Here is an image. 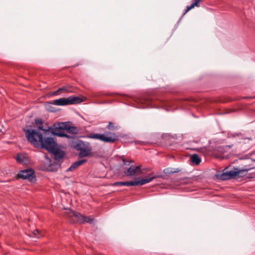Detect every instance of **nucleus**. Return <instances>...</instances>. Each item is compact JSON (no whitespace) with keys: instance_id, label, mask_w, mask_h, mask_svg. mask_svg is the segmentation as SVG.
Returning a JSON list of instances; mask_svg holds the SVG:
<instances>
[{"instance_id":"nucleus-13","label":"nucleus","mask_w":255,"mask_h":255,"mask_svg":"<svg viewBox=\"0 0 255 255\" xmlns=\"http://www.w3.org/2000/svg\"><path fill=\"white\" fill-rule=\"evenodd\" d=\"M51 105H55L58 106L64 105V98H60L59 99L53 100L50 102L47 103V109L50 112H54V111L49 108Z\"/></svg>"},{"instance_id":"nucleus-20","label":"nucleus","mask_w":255,"mask_h":255,"mask_svg":"<svg viewBox=\"0 0 255 255\" xmlns=\"http://www.w3.org/2000/svg\"><path fill=\"white\" fill-rule=\"evenodd\" d=\"M107 128L110 130H115L118 128V126H115L113 122H110Z\"/></svg>"},{"instance_id":"nucleus-12","label":"nucleus","mask_w":255,"mask_h":255,"mask_svg":"<svg viewBox=\"0 0 255 255\" xmlns=\"http://www.w3.org/2000/svg\"><path fill=\"white\" fill-rule=\"evenodd\" d=\"M87 162V160L86 159H82L75 162H73L71 165L68 168L66 171H72L77 169L81 165L86 163Z\"/></svg>"},{"instance_id":"nucleus-16","label":"nucleus","mask_w":255,"mask_h":255,"mask_svg":"<svg viewBox=\"0 0 255 255\" xmlns=\"http://www.w3.org/2000/svg\"><path fill=\"white\" fill-rule=\"evenodd\" d=\"M15 158L16 161L19 163H22L27 161L26 155L23 153L17 154Z\"/></svg>"},{"instance_id":"nucleus-9","label":"nucleus","mask_w":255,"mask_h":255,"mask_svg":"<svg viewBox=\"0 0 255 255\" xmlns=\"http://www.w3.org/2000/svg\"><path fill=\"white\" fill-rule=\"evenodd\" d=\"M123 173L127 176H132L136 174L138 175L141 173V166L130 165L125 169Z\"/></svg>"},{"instance_id":"nucleus-29","label":"nucleus","mask_w":255,"mask_h":255,"mask_svg":"<svg viewBox=\"0 0 255 255\" xmlns=\"http://www.w3.org/2000/svg\"><path fill=\"white\" fill-rule=\"evenodd\" d=\"M135 143H138L140 144H144V142L143 141H135Z\"/></svg>"},{"instance_id":"nucleus-10","label":"nucleus","mask_w":255,"mask_h":255,"mask_svg":"<svg viewBox=\"0 0 255 255\" xmlns=\"http://www.w3.org/2000/svg\"><path fill=\"white\" fill-rule=\"evenodd\" d=\"M83 101L82 98L75 96H71L65 98V105L80 104Z\"/></svg>"},{"instance_id":"nucleus-15","label":"nucleus","mask_w":255,"mask_h":255,"mask_svg":"<svg viewBox=\"0 0 255 255\" xmlns=\"http://www.w3.org/2000/svg\"><path fill=\"white\" fill-rule=\"evenodd\" d=\"M234 169L236 170V179L244 177L248 173V169H238V168H234Z\"/></svg>"},{"instance_id":"nucleus-26","label":"nucleus","mask_w":255,"mask_h":255,"mask_svg":"<svg viewBox=\"0 0 255 255\" xmlns=\"http://www.w3.org/2000/svg\"><path fill=\"white\" fill-rule=\"evenodd\" d=\"M242 169H248V172L253 169V167H251L250 166L246 165Z\"/></svg>"},{"instance_id":"nucleus-18","label":"nucleus","mask_w":255,"mask_h":255,"mask_svg":"<svg viewBox=\"0 0 255 255\" xmlns=\"http://www.w3.org/2000/svg\"><path fill=\"white\" fill-rule=\"evenodd\" d=\"M191 161L195 165H199L201 161L200 158L197 154H194L191 156Z\"/></svg>"},{"instance_id":"nucleus-11","label":"nucleus","mask_w":255,"mask_h":255,"mask_svg":"<svg viewBox=\"0 0 255 255\" xmlns=\"http://www.w3.org/2000/svg\"><path fill=\"white\" fill-rule=\"evenodd\" d=\"M65 131L69 133L76 134L78 133L79 129L77 127L73 126L71 122H65Z\"/></svg>"},{"instance_id":"nucleus-6","label":"nucleus","mask_w":255,"mask_h":255,"mask_svg":"<svg viewBox=\"0 0 255 255\" xmlns=\"http://www.w3.org/2000/svg\"><path fill=\"white\" fill-rule=\"evenodd\" d=\"M225 170L222 173H219L216 175L218 179L223 181L236 179L235 169L225 171Z\"/></svg>"},{"instance_id":"nucleus-8","label":"nucleus","mask_w":255,"mask_h":255,"mask_svg":"<svg viewBox=\"0 0 255 255\" xmlns=\"http://www.w3.org/2000/svg\"><path fill=\"white\" fill-rule=\"evenodd\" d=\"M17 177L19 178L32 181L33 179L34 178V172L31 169L21 170L18 173Z\"/></svg>"},{"instance_id":"nucleus-2","label":"nucleus","mask_w":255,"mask_h":255,"mask_svg":"<svg viewBox=\"0 0 255 255\" xmlns=\"http://www.w3.org/2000/svg\"><path fill=\"white\" fill-rule=\"evenodd\" d=\"M68 144L72 149L80 151L77 154L80 158L88 157L92 153V147L89 142L72 138L69 141Z\"/></svg>"},{"instance_id":"nucleus-22","label":"nucleus","mask_w":255,"mask_h":255,"mask_svg":"<svg viewBox=\"0 0 255 255\" xmlns=\"http://www.w3.org/2000/svg\"><path fill=\"white\" fill-rule=\"evenodd\" d=\"M72 88L71 87H70V86L69 87L68 85H67V86L65 85V88H64L65 92H66V91L72 92Z\"/></svg>"},{"instance_id":"nucleus-24","label":"nucleus","mask_w":255,"mask_h":255,"mask_svg":"<svg viewBox=\"0 0 255 255\" xmlns=\"http://www.w3.org/2000/svg\"><path fill=\"white\" fill-rule=\"evenodd\" d=\"M37 129L38 130H42V131H47V130L44 129L43 128V127L42 125H39V126H38Z\"/></svg>"},{"instance_id":"nucleus-19","label":"nucleus","mask_w":255,"mask_h":255,"mask_svg":"<svg viewBox=\"0 0 255 255\" xmlns=\"http://www.w3.org/2000/svg\"><path fill=\"white\" fill-rule=\"evenodd\" d=\"M142 102L145 105L144 108H153L155 107L152 100L149 99H143Z\"/></svg>"},{"instance_id":"nucleus-31","label":"nucleus","mask_w":255,"mask_h":255,"mask_svg":"<svg viewBox=\"0 0 255 255\" xmlns=\"http://www.w3.org/2000/svg\"><path fill=\"white\" fill-rule=\"evenodd\" d=\"M66 213H68V212H65V213H64L65 216L66 215Z\"/></svg>"},{"instance_id":"nucleus-21","label":"nucleus","mask_w":255,"mask_h":255,"mask_svg":"<svg viewBox=\"0 0 255 255\" xmlns=\"http://www.w3.org/2000/svg\"><path fill=\"white\" fill-rule=\"evenodd\" d=\"M32 237L39 238L40 237V231L38 230H35L30 235Z\"/></svg>"},{"instance_id":"nucleus-17","label":"nucleus","mask_w":255,"mask_h":255,"mask_svg":"<svg viewBox=\"0 0 255 255\" xmlns=\"http://www.w3.org/2000/svg\"><path fill=\"white\" fill-rule=\"evenodd\" d=\"M181 170L179 168H167L163 170V173L166 175H168L174 173H178Z\"/></svg>"},{"instance_id":"nucleus-5","label":"nucleus","mask_w":255,"mask_h":255,"mask_svg":"<svg viewBox=\"0 0 255 255\" xmlns=\"http://www.w3.org/2000/svg\"><path fill=\"white\" fill-rule=\"evenodd\" d=\"M68 214L73 223L81 224L85 223H92L93 221V219L89 216H84L74 211L70 210V213Z\"/></svg>"},{"instance_id":"nucleus-4","label":"nucleus","mask_w":255,"mask_h":255,"mask_svg":"<svg viewBox=\"0 0 255 255\" xmlns=\"http://www.w3.org/2000/svg\"><path fill=\"white\" fill-rule=\"evenodd\" d=\"M162 176H152L151 174L148 175V177L145 178L139 179V178H135L134 181H124V182H116L114 183V186H139L143 185L145 184L149 183L153 179L157 177H162Z\"/></svg>"},{"instance_id":"nucleus-30","label":"nucleus","mask_w":255,"mask_h":255,"mask_svg":"<svg viewBox=\"0 0 255 255\" xmlns=\"http://www.w3.org/2000/svg\"><path fill=\"white\" fill-rule=\"evenodd\" d=\"M65 137H66V138H69L70 136L68 135V134L65 133Z\"/></svg>"},{"instance_id":"nucleus-25","label":"nucleus","mask_w":255,"mask_h":255,"mask_svg":"<svg viewBox=\"0 0 255 255\" xmlns=\"http://www.w3.org/2000/svg\"><path fill=\"white\" fill-rule=\"evenodd\" d=\"M123 161L124 163V164L125 165H129V163L131 162L130 161H127L126 160L123 159Z\"/></svg>"},{"instance_id":"nucleus-3","label":"nucleus","mask_w":255,"mask_h":255,"mask_svg":"<svg viewBox=\"0 0 255 255\" xmlns=\"http://www.w3.org/2000/svg\"><path fill=\"white\" fill-rule=\"evenodd\" d=\"M84 137L97 139L106 143H115L119 139V135L111 131H107L103 134L91 133Z\"/></svg>"},{"instance_id":"nucleus-23","label":"nucleus","mask_w":255,"mask_h":255,"mask_svg":"<svg viewBox=\"0 0 255 255\" xmlns=\"http://www.w3.org/2000/svg\"><path fill=\"white\" fill-rule=\"evenodd\" d=\"M35 123L39 126V125H43V122L41 119H36L35 120Z\"/></svg>"},{"instance_id":"nucleus-14","label":"nucleus","mask_w":255,"mask_h":255,"mask_svg":"<svg viewBox=\"0 0 255 255\" xmlns=\"http://www.w3.org/2000/svg\"><path fill=\"white\" fill-rule=\"evenodd\" d=\"M202 0H194L192 3L190 5L186 6V9L185 10L184 15L188 11L194 8L195 6L199 7L200 3Z\"/></svg>"},{"instance_id":"nucleus-32","label":"nucleus","mask_w":255,"mask_h":255,"mask_svg":"<svg viewBox=\"0 0 255 255\" xmlns=\"http://www.w3.org/2000/svg\"><path fill=\"white\" fill-rule=\"evenodd\" d=\"M64 209H65V210H67L68 209H67V208H64Z\"/></svg>"},{"instance_id":"nucleus-28","label":"nucleus","mask_w":255,"mask_h":255,"mask_svg":"<svg viewBox=\"0 0 255 255\" xmlns=\"http://www.w3.org/2000/svg\"><path fill=\"white\" fill-rule=\"evenodd\" d=\"M45 158L47 159V162H48L50 164L51 163L50 159L47 155H45Z\"/></svg>"},{"instance_id":"nucleus-1","label":"nucleus","mask_w":255,"mask_h":255,"mask_svg":"<svg viewBox=\"0 0 255 255\" xmlns=\"http://www.w3.org/2000/svg\"><path fill=\"white\" fill-rule=\"evenodd\" d=\"M25 136L27 140L35 147L44 148L51 153L56 159L64 157V151L57 147V144L54 138L50 137H44L40 131L35 129L24 130Z\"/></svg>"},{"instance_id":"nucleus-7","label":"nucleus","mask_w":255,"mask_h":255,"mask_svg":"<svg viewBox=\"0 0 255 255\" xmlns=\"http://www.w3.org/2000/svg\"><path fill=\"white\" fill-rule=\"evenodd\" d=\"M51 133L61 137L64 136V122L54 124L50 128Z\"/></svg>"},{"instance_id":"nucleus-27","label":"nucleus","mask_w":255,"mask_h":255,"mask_svg":"<svg viewBox=\"0 0 255 255\" xmlns=\"http://www.w3.org/2000/svg\"><path fill=\"white\" fill-rule=\"evenodd\" d=\"M63 89H63V88H61L59 89L57 91H56V92H55L54 94H58V93H59L60 91H61L63 90Z\"/></svg>"}]
</instances>
